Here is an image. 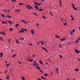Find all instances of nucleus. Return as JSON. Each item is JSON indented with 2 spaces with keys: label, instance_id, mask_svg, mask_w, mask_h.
<instances>
[{
  "label": "nucleus",
  "instance_id": "nucleus-1",
  "mask_svg": "<svg viewBox=\"0 0 80 80\" xmlns=\"http://www.w3.org/2000/svg\"><path fill=\"white\" fill-rule=\"evenodd\" d=\"M27 29H25L24 28H22L21 29V30L19 31V32H24V31H27Z\"/></svg>",
  "mask_w": 80,
  "mask_h": 80
},
{
  "label": "nucleus",
  "instance_id": "nucleus-2",
  "mask_svg": "<svg viewBox=\"0 0 80 80\" xmlns=\"http://www.w3.org/2000/svg\"><path fill=\"white\" fill-rule=\"evenodd\" d=\"M71 5H72V8H73V9L75 10H77V8H75V5L73 4V3H71Z\"/></svg>",
  "mask_w": 80,
  "mask_h": 80
},
{
  "label": "nucleus",
  "instance_id": "nucleus-3",
  "mask_svg": "<svg viewBox=\"0 0 80 80\" xmlns=\"http://www.w3.org/2000/svg\"><path fill=\"white\" fill-rule=\"evenodd\" d=\"M27 7L28 9H30V8H31V9H33V7H32V6H30L29 4L28 5V6H27Z\"/></svg>",
  "mask_w": 80,
  "mask_h": 80
},
{
  "label": "nucleus",
  "instance_id": "nucleus-4",
  "mask_svg": "<svg viewBox=\"0 0 80 80\" xmlns=\"http://www.w3.org/2000/svg\"><path fill=\"white\" fill-rule=\"evenodd\" d=\"M22 22H24V23H25L26 24H27V22H26V21H25V20L22 19Z\"/></svg>",
  "mask_w": 80,
  "mask_h": 80
},
{
  "label": "nucleus",
  "instance_id": "nucleus-5",
  "mask_svg": "<svg viewBox=\"0 0 80 80\" xmlns=\"http://www.w3.org/2000/svg\"><path fill=\"white\" fill-rule=\"evenodd\" d=\"M27 60L28 61H29V62H33V59H27Z\"/></svg>",
  "mask_w": 80,
  "mask_h": 80
},
{
  "label": "nucleus",
  "instance_id": "nucleus-6",
  "mask_svg": "<svg viewBox=\"0 0 80 80\" xmlns=\"http://www.w3.org/2000/svg\"><path fill=\"white\" fill-rule=\"evenodd\" d=\"M6 17L7 18H12V16H10V15H7Z\"/></svg>",
  "mask_w": 80,
  "mask_h": 80
},
{
  "label": "nucleus",
  "instance_id": "nucleus-7",
  "mask_svg": "<svg viewBox=\"0 0 80 80\" xmlns=\"http://www.w3.org/2000/svg\"><path fill=\"white\" fill-rule=\"evenodd\" d=\"M0 33L1 34H3V35H4V36H5V33H4V32H0Z\"/></svg>",
  "mask_w": 80,
  "mask_h": 80
},
{
  "label": "nucleus",
  "instance_id": "nucleus-8",
  "mask_svg": "<svg viewBox=\"0 0 80 80\" xmlns=\"http://www.w3.org/2000/svg\"><path fill=\"white\" fill-rule=\"evenodd\" d=\"M75 51L76 53H79L80 52V51H78L77 49H75Z\"/></svg>",
  "mask_w": 80,
  "mask_h": 80
},
{
  "label": "nucleus",
  "instance_id": "nucleus-9",
  "mask_svg": "<svg viewBox=\"0 0 80 80\" xmlns=\"http://www.w3.org/2000/svg\"><path fill=\"white\" fill-rule=\"evenodd\" d=\"M39 62H40V63H41V64H42V65H43V62H42V61L41 59L39 60Z\"/></svg>",
  "mask_w": 80,
  "mask_h": 80
},
{
  "label": "nucleus",
  "instance_id": "nucleus-10",
  "mask_svg": "<svg viewBox=\"0 0 80 80\" xmlns=\"http://www.w3.org/2000/svg\"><path fill=\"white\" fill-rule=\"evenodd\" d=\"M20 11V9H18V10H15L16 12H19Z\"/></svg>",
  "mask_w": 80,
  "mask_h": 80
},
{
  "label": "nucleus",
  "instance_id": "nucleus-11",
  "mask_svg": "<svg viewBox=\"0 0 80 80\" xmlns=\"http://www.w3.org/2000/svg\"><path fill=\"white\" fill-rule=\"evenodd\" d=\"M18 26H19V24H18H18H16L15 27L16 28H18Z\"/></svg>",
  "mask_w": 80,
  "mask_h": 80
},
{
  "label": "nucleus",
  "instance_id": "nucleus-12",
  "mask_svg": "<svg viewBox=\"0 0 80 80\" xmlns=\"http://www.w3.org/2000/svg\"><path fill=\"white\" fill-rule=\"evenodd\" d=\"M40 43H41V44H42V45H43V44H44V43L43 42V41H40Z\"/></svg>",
  "mask_w": 80,
  "mask_h": 80
},
{
  "label": "nucleus",
  "instance_id": "nucleus-13",
  "mask_svg": "<svg viewBox=\"0 0 80 80\" xmlns=\"http://www.w3.org/2000/svg\"><path fill=\"white\" fill-rule=\"evenodd\" d=\"M31 32L32 33V34H34V32L33 31V30H31Z\"/></svg>",
  "mask_w": 80,
  "mask_h": 80
},
{
  "label": "nucleus",
  "instance_id": "nucleus-14",
  "mask_svg": "<svg viewBox=\"0 0 80 80\" xmlns=\"http://www.w3.org/2000/svg\"><path fill=\"white\" fill-rule=\"evenodd\" d=\"M8 22L10 23V24H12V21H8Z\"/></svg>",
  "mask_w": 80,
  "mask_h": 80
},
{
  "label": "nucleus",
  "instance_id": "nucleus-15",
  "mask_svg": "<svg viewBox=\"0 0 80 80\" xmlns=\"http://www.w3.org/2000/svg\"><path fill=\"white\" fill-rule=\"evenodd\" d=\"M42 48H43V49H44V50H45V51H46V52H47L48 50H47V49H46V48H44V47H42Z\"/></svg>",
  "mask_w": 80,
  "mask_h": 80
},
{
  "label": "nucleus",
  "instance_id": "nucleus-16",
  "mask_svg": "<svg viewBox=\"0 0 80 80\" xmlns=\"http://www.w3.org/2000/svg\"><path fill=\"white\" fill-rule=\"evenodd\" d=\"M65 38H62V39H61V41H65Z\"/></svg>",
  "mask_w": 80,
  "mask_h": 80
},
{
  "label": "nucleus",
  "instance_id": "nucleus-17",
  "mask_svg": "<svg viewBox=\"0 0 80 80\" xmlns=\"http://www.w3.org/2000/svg\"><path fill=\"white\" fill-rule=\"evenodd\" d=\"M0 54L1 57H2L3 55V53L1 52L0 53Z\"/></svg>",
  "mask_w": 80,
  "mask_h": 80
},
{
  "label": "nucleus",
  "instance_id": "nucleus-18",
  "mask_svg": "<svg viewBox=\"0 0 80 80\" xmlns=\"http://www.w3.org/2000/svg\"><path fill=\"white\" fill-rule=\"evenodd\" d=\"M9 78H10V76L8 75L7 77H6V79H9Z\"/></svg>",
  "mask_w": 80,
  "mask_h": 80
},
{
  "label": "nucleus",
  "instance_id": "nucleus-19",
  "mask_svg": "<svg viewBox=\"0 0 80 80\" xmlns=\"http://www.w3.org/2000/svg\"><path fill=\"white\" fill-rule=\"evenodd\" d=\"M35 8H37V9H39V8L37 5H36V6H35Z\"/></svg>",
  "mask_w": 80,
  "mask_h": 80
},
{
  "label": "nucleus",
  "instance_id": "nucleus-20",
  "mask_svg": "<svg viewBox=\"0 0 80 80\" xmlns=\"http://www.w3.org/2000/svg\"><path fill=\"white\" fill-rule=\"evenodd\" d=\"M6 12H8V13H10V11L9 10H8V9H7V10H6Z\"/></svg>",
  "mask_w": 80,
  "mask_h": 80
},
{
  "label": "nucleus",
  "instance_id": "nucleus-21",
  "mask_svg": "<svg viewBox=\"0 0 80 80\" xmlns=\"http://www.w3.org/2000/svg\"><path fill=\"white\" fill-rule=\"evenodd\" d=\"M16 56V54H14V55H12V58H14V57H15Z\"/></svg>",
  "mask_w": 80,
  "mask_h": 80
},
{
  "label": "nucleus",
  "instance_id": "nucleus-22",
  "mask_svg": "<svg viewBox=\"0 0 80 80\" xmlns=\"http://www.w3.org/2000/svg\"><path fill=\"white\" fill-rule=\"evenodd\" d=\"M55 37H56V38H60V37L58 36L57 35H55Z\"/></svg>",
  "mask_w": 80,
  "mask_h": 80
},
{
  "label": "nucleus",
  "instance_id": "nucleus-23",
  "mask_svg": "<svg viewBox=\"0 0 80 80\" xmlns=\"http://www.w3.org/2000/svg\"><path fill=\"white\" fill-rule=\"evenodd\" d=\"M75 71H78L79 69L78 68H76V69H75Z\"/></svg>",
  "mask_w": 80,
  "mask_h": 80
},
{
  "label": "nucleus",
  "instance_id": "nucleus-24",
  "mask_svg": "<svg viewBox=\"0 0 80 80\" xmlns=\"http://www.w3.org/2000/svg\"><path fill=\"white\" fill-rule=\"evenodd\" d=\"M16 42H17V44H19V41H18V39H17L16 40Z\"/></svg>",
  "mask_w": 80,
  "mask_h": 80
},
{
  "label": "nucleus",
  "instance_id": "nucleus-25",
  "mask_svg": "<svg viewBox=\"0 0 80 80\" xmlns=\"http://www.w3.org/2000/svg\"><path fill=\"white\" fill-rule=\"evenodd\" d=\"M59 2L60 4L61 5V4H62V2L61 1V0H59Z\"/></svg>",
  "mask_w": 80,
  "mask_h": 80
},
{
  "label": "nucleus",
  "instance_id": "nucleus-26",
  "mask_svg": "<svg viewBox=\"0 0 80 80\" xmlns=\"http://www.w3.org/2000/svg\"><path fill=\"white\" fill-rule=\"evenodd\" d=\"M39 11H43V8H40V9H39Z\"/></svg>",
  "mask_w": 80,
  "mask_h": 80
},
{
  "label": "nucleus",
  "instance_id": "nucleus-27",
  "mask_svg": "<svg viewBox=\"0 0 80 80\" xmlns=\"http://www.w3.org/2000/svg\"><path fill=\"white\" fill-rule=\"evenodd\" d=\"M19 40H24L23 38H19Z\"/></svg>",
  "mask_w": 80,
  "mask_h": 80
},
{
  "label": "nucleus",
  "instance_id": "nucleus-28",
  "mask_svg": "<svg viewBox=\"0 0 80 80\" xmlns=\"http://www.w3.org/2000/svg\"><path fill=\"white\" fill-rule=\"evenodd\" d=\"M38 63H37V62H36V66L37 67H36V68H37V69H38Z\"/></svg>",
  "mask_w": 80,
  "mask_h": 80
},
{
  "label": "nucleus",
  "instance_id": "nucleus-29",
  "mask_svg": "<svg viewBox=\"0 0 80 80\" xmlns=\"http://www.w3.org/2000/svg\"><path fill=\"white\" fill-rule=\"evenodd\" d=\"M34 4L35 5V6H37V5H38V3L36 2H35Z\"/></svg>",
  "mask_w": 80,
  "mask_h": 80
},
{
  "label": "nucleus",
  "instance_id": "nucleus-30",
  "mask_svg": "<svg viewBox=\"0 0 80 80\" xmlns=\"http://www.w3.org/2000/svg\"><path fill=\"white\" fill-rule=\"evenodd\" d=\"M13 28H9V31H12L13 30Z\"/></svg>",
  "mask_w": 80,
  "mask_h": 80
},
{
  "label": "nucleus",
  "instance_id": "nucleus-31",
  "mask_svg": "<svg viewBox=\"0 0 80 80\" xmlns=\"http://www.w3.org/2000/svg\"><path fill=\"white\" fill-rule=\"evenodd\" d=\"M21 79L22 80H25V78L24 77H22Z\"/></svg>",
  "mask_w": 80,
  "mask_h": 80
},
{
  "label": "nucleus",
  "instance_id": "nucleus-32",
  "mask_svg": "<svg viewBox=\"0 0 80 80\" xmlns=\"http://www.w3.org/2000/svg\"><path fill=\"white\" fill-rule=\"evenodd\" d=\"M42 17L43 18H46V16H44V15H42Z\"/></svg>",
  "mask_w": 80,
  "mask_h": 80
},
{
  "label": "nucleus",
  "instance_id": "nucleus-33",
  "mask_svg": "<svg viewBox=\"0 0 80 80\" xmlns=\"http://www.w3.org/2000/svg\"><path fill=\"white\" fill-rule=\"evenodd\" d=\"M2 15V17H5V15L4 14H2V15Z\"/></svg>",
  "mask_w": 80,
  "mask_h": 80
},
{
  "label": "nucleus",
  "instance_id": "nucleus-34",
  "mask_svg": "<svg viewBox=\"0 0 80 80\" xmlns=\"http://www.w3.org/2000/svg\"><path fill=\"white\" fill-rule=\"evenodd\" d=\"M0 39L2 40V41H4V40L2 39V38H1V37H0Z\"/></svg>",
  "mask_w": 80,
  "mask_h": 80
},
{
  "label": "nucleus",
  "instance_id": "nucleus-35",
  "mask_svg": "<svg viewBox=\"0 0 80 80\" xmlns=\"http://www.w3.org/2000/svg\"><path fill=\"white\" fill-rule=\"evenodd\" d=\"M38 70H40V69H41V68H40L39 67V65H38Z\"/></svg>",
  "mask_w": 80,
  "mask_h": 80
},
{
  "label": "nucleus",
  "instance_id": "nucleus-36",
  "mask_svg": "<svg viewBox=\"0 0 80 80\" xmlns=\"http://www.w3.org/2000/svg\"><path fill=\"white\" fill-rule=\"evenodd\" d=\"M50 13L51 15H53V14L52 13V12H51V11H50Z\"/></svg>",
  "mask_w": 80,
  "mask_h": 80
},
{
  "label": "nucleus",
  "instance_id": "nucleus-37",
  "mask_svg": "<svg viewBox=\"0 0 80 80\" xmlns=\"http://www.w3.org/2000/svg\"><path fill=\"white\" fill-rule=\"evenodd\" d=\"M3 11H5V12H7V9H3Z\"/></svg>",
  "mask_w": 80,
  "mask_h": 80
},
{
  "label": "nucleus",
  "instance_id": "nucleus-38",
  "mask_svg": "<svg viewBox=\"0 0 80 80\" xmlns=\"http://www.w3.org/2000/svg\"><path fill=\"white\" fill-rule=\"evenodd\" d=\"M9 64H6V67H9Z\"/></svg>",
  "mask_w": 80,
  "mask_h": 80
},
{
  "label": "nucleus",
  "instance_id": "nucleus-39",
  "mask_svg": "<svg viewBox=\"0 0 80 80\" xmlns=\"http://www.w3.org/2000/svg\"><path fill=\"white\" fill-rule=\"evenodd\" d=\"M41 78H42V79H45V78H44V77H43V76H42Z\"/></svg>",
  "mask_w": 80,
  "mask_h": 80
},
{
  "label": "nucleus",
  "instance_id": "nucleus-40",
  "mask_svg": "<svg viewBox=\"0 0 80 80\" xmlns=\"http://www.w3.org/2000/svg\"><path fill=\"white\" fill-rule=\"evenodd\" d=\"M75 30H74V29H73V30H72V32H75Z\"/></svg>",
  "mask_w": 80,
  "mask_h": 80
},
{
  "label": "nucleus",
  "instance_id": "nucleus-41",
  "mask_svg": "<svg viewBox=\"0 0 80 80\" xmlns=\"http://www.w3.org/2000/svg\"><path fill=\"white\" fill-rule=\"evenodd\" d=\"M59 56H60V57L61 58V59H62V56H61V55H59Z\"/></svg>",
  "mask_w": 80,
  "mask_h": 80
},
{
  "label": "nucleus",
  "instance_id": "nucleus-42",
  "mask_svg": "<svg viewBox=\"0 0 80 80\" xmlns=\"http://www.w3.org/2000/svg\"><path fill=\"white\" fill-rule=\"evenodd\" d=\"M79 41L78 40H77V41H75V43H78V42Z\"/></svg>",
  "mask_w": 80,
  "mask_h": 80
},
{
  "label": "nucleus",
  "instance_id": "nucleus-43",
  "mask_svg": "<svg viewBox=\"0 0 80 80\" xmlns=\"http://www.w3.org/2000/svg\"><path fill=\"white\" fill-rule=\"evenodd\" d=\"M40 42V41H39L37 43V44H39V43Z\"/></svg>",
  "mask_w": 80,
  "mask_h": 80
},
{
  "label": "nucleus",
  "instance_id": "nucleus-44",
  "mask_svg": "<svg viewBox=\"0 0 80 80\" xmlns=\"http://www.w3.org/2000/svg\"><path fill=\"white\" fill-rule=\"evenodd\" d=\"M70 33H71V35H72L73 34L72 31H70Z\"/></svg>",
  "mask_w": 80,
  "mask_h": 80
},
{
  "label": "nucleus",
  "instance_id": "nucleus-45",
  "mask_svg": "<svg viewBox=\"0 0 80 80\" xmlns=\"http://www.w3.org/2000/svg\"><path fill=\"white\" fill-rule=\"evenodd\" d=\"M37 5H38V6H40V5H41V3H38Z\"/></svg>",
  "mask_w": 80,
  "mask_h": 80
},
{
  "label": "nucleus",
  "instance_id": "nucleus-46",
  "mask_svg": "<svg viewBox=\"0 0 80 80\" xmlns=\"http://www.w3.org/2000/svg\"><path fill=\"white\" fill-rule=\"evenodd\" d=\"M64 26H67V22H66V23H64Z\"/></svg>",
  "mask_w": 80,
  "mask_h": 80
},
{
  "label": "nucleus",
  "instance_id": "nucleus-47",
  "mask_svg": "<svg viewBox=\"0 0 80 80\" xmlns=\"http://www.w3.org/2000/svg\"><path fill=\"white\" fill-rule=\"evenodd\" d=\"M44 75L45 76H47L48 75V74H44Z\"/></svg>",
  "mask_w": 80,
  "mask_h": 80
},
{
  "label": "nucleus",
  "instance_id": "nucleus-48",
  "mask_svg": "<svg viewBox=\"0 0 80 80\" xmlns=\"http://www.w3.org/2000/svg\"><path fill=\"white\" fill-rule=\"evenodd\" d=\"M10 41H11V39H8V41L9 43H10Z\"/></svg>",
  "mask_w": 80,
  "mask_h": 80
},
{
  "label": "nucleus",
  "instance_id": "nucleus-49",
  "mask_svg": "<svg viewBox=\"0 0 80 80\" xmlns=\"http://www.w3.org/2000/svg\"><path fill=\"white\" fill-rule=\"evenodd\" d=\"M29 45H31V46H32V43H29Z\"/></svg>",
  "mask_w": 80,
  "mask_h": 80
},
{
  "label": "nucleus",
  "instance_id": "nucleus-50",
  "mask_svg": "<svg viewBox=\"0 0 80 80\" xmlns=\"http://www.w3.org/2000/svg\"><path fill=\"white\" fill-rule=\"evenodd\" d=\"M11 1H13V2H16V0H11Z\"/></svg>",
  "mask_w": 80,
  "mask_h": 80
},
{
  "label": "nucleus",
  "instance_id": "nucleus-51",
  "mask_svg": "<svg viewBox=\"0 0 80 80\" xmlns=\"http://www.w3.org/2000/svg\"><path fill=\"white\" fill-rule=\"evenodd\" d=\"M32 57H35V54H34L33 55H32Z\"/></svg>",
  "mask_w": 80,
  "mask_h": 80
},
{
  "label": "nucleus",
  "instance_id": "nucleus-52",
  "mask_svg": "<svg viewBox=\"0 0 80 80\" xmlns=\"http://www.w3.org/2000/svg\"><path fill=\"white\" fill-rule=\"evenodd\" d=\"M34 63H35V65H37V62H35V61H34Z\"/></svg>",
  "mask_w": 80,
  "mask_h": 80
},
{
  "label": "nucleus",
  "instance_id": "nucleus-53",
  "mask_svg": "<svg viewBox=\"0 0 80 80\" xmlns=\"http://www.w3.org/2000/svg\"><path fill=\"white\" fill-rule=\"evenodd\" d=\"M40 72H43V71H42V70H40Z\"/></svg>",
  "mask_w": 80,
  "mask_h": 80
},
{
  "label": "nucleus",
  "instance_id": "nucleus-54",
  "mask_svg": "<svg viewBox=\"0 0 80 80\" xmlns=\"http://www.w3.org/2000/svg\"><path fill=\"white\" fill-rule=\"evenodd\" d=\"M2 23H3V24H4V23H5V22L4 21H2Z\"/></svg>",
  "mask_w": 80,
  "mask_h": 80
},
{
  "label": "nucleus",
  "instance_id": "nucleus-55",
  "mask_svg": "<svg viewBox=\"0 0 80 80\" xmlns=\"http://www.w3.org/2000/svg\"><path fill=\"white\" fill-rule=\"evenodd\" d=\"M33 65H34V66L35 67H36V65H35V64L34 63H33Z\"/></svg>",
  "mask_w": 80,
  "mask_h": 80
},
{
  "label": "nucleus",
  "instance_id": "nucleus-56",
  "mask_svg": "<svg viewBox=\"0 0 80 80\" xmlns=\"http://www.w3.org/2000/svg\"><path fill=\"white\" fill-rule=\"evenodd\" d=\"M36 26H39L38 23H37Z\"/></svg>",
  "mask_w": 80,
  "mask_h": 80
},
{
  "label": "nucleus",
  "instance_id": "nucleus-57",
  "mask_svg": "<svg viewBox=\"0 0 80 80\" xmlns=\"http://www.w3.org/2000/svg\"><path fill=\"white\" fill-rule=\"evenodd\" d=\"M19 5H22V3H19Z\"/></svg>",
  "mask_w": 80,
  "mask_h": 80
},
{
  "label": "nucleus",
  "instance_id": "nucleus-58",
  "mask_svg": "<svg viewBox=\"0 0 80 80\" xmlns=\"http://www.w3.org/2000/svg\"><path fill=\"white\" fill-rule=\"evenodd\" d=\"M72 20H74V18H73L72 16Z\"/></svg>",
  "mask_w": 80,
  "mask_h": 80
},
{
  "label": "nucleus",
  "instance_id": "nucleus-59",
  "mask_svg": "<svg viewBox=\"0 0 80 80\" xmlns=\"http://www.w3.org/2000/svg\"><path fill=\"white\" fill-rule=\"evenodd\" d=\"M78 61H80V59H79V58L78 59Z\"/></svg>",
  "mask_w": 80,
  "mask_h": 80
},
{
  "label": "nucleus",
  "instance_id": "nucleus-60",
  "mask_svg": "<svg viewBox=\"0 0 80 80\" xmlns=\"http://www.w3.org/2000/svg\"><path fill=\"white\" fill-rule=\"evenodd\" d=\"M78 41H79V40H80V38H78Z\"/></svg>",
  "mask_w": 80,
  "mask_h": 80
},
{
  "label": "nucleus",
  "instance_id": "nucleus-61",
  "mask_svg": "<svg viewBox=\"0 0 80 80\" xmlns=\"http://www.w3.org/2000/svg\"><path fill=\"white\" fill-rule=\"evenodd\" d=\"M71 18H72V15H71Z\"/></svg>",
  "mask_w": 80,
  "mask_h": 80
},
{
  "label": "nucleus",
  "instance_id": "nucleus-62",
  "mask_svg": "<svg viewBox=\"0 0 80 80\" xmlns=\"http://www.w3.org/2000/svg\"><path fill=\"white\" fill-rule=\"evenodd\" d=\"M38 80H42V79H41L40 78H38Z\"/></svg>",
  "mask_w": 80,
  "mask_h": 80
},
{
  "label": "nucleus",
  "instance_id": "nucleus-63",
  "mask_svg": "<svg viewBox=\"0 0 80 80\" xmlns=\"http://www.w3.org/2000/svg\"><path fill=\"white\" fill-rule=\"evenodd\" d=\"M48 62H46V64H48Z\"/></svg>",
  "mask_w": 80,
  "mask_h": 80
},
{
  "label": "nucleus",
  "instance_id": "nucleus-64",
  "mask_svg": "<svg viewBox=\"0 0 80 80\" xmlns=\"http://www.w3.org/2000/svg\"><path fill=\"white\" fill-rule=\"evenodd\" d=\"M79 30L80 31V26H79Z\"/></svg>",
  "mask_w": 80,
  "mask_h": 80
}]
</instances>
